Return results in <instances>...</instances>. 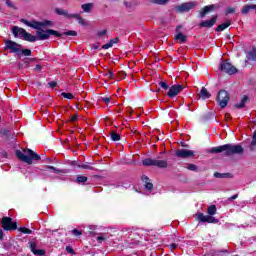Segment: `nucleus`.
<instances>
[{"instance_id":"obj_1","label":"nucleus","mask_w":256,"mask_h":256,"mask_svg":"<svg viewBox=\"0 0 256 256\" xmlns=\"http://www.w3.org/2000/svg\"><path fill=\"white\" fill-rule=\"evenodd\" d=\"M20 22L26 25L27 27L36 29L37 41H46V39H49L51 35H54L55 37H61L62 35L61 33L53 29L43 30V27H51V25H53V22L49 20H43L39 22L37 20L28 21L27 19H21Z\"/></svg>"},{"instance_id":"obj_2","label":"nucleus","mask_w":256,"mask_h":256,"mask_svg":"<svg viewBox=\"0 0 256 256\" xmlns=\"http://www.w3.org/2000/svg\"><path fill=\"white\" fill-rule=\"evenodd\" d=\"M208 153H224V155L229 157V155H239L243 153V147L239 144L237 145L225 144L222 146L211 148L210 150H208Z\"/></svg>"},{"instance_id":"obj_3","label":"nucleus","mask_w":256,"mask_h":256,"mask_svg":"<svg viewBox=\"0 0 256 256\" xmlns=\"http://www.w3.org/2000/svg\"><path fill=\"white\" fill-rule=\"evenodd\" d=\"M16 156L18 159H20V161H23L28 165H32L33 161H39L41 159V156H39V154L35 153L31 149H25L24 152L17 150Z\"/></svg>"},{"instance_id":"obj_4","label":"nucleus","mask_w":256,"mask_h":256,"mask_svg":"<svg viewBox=\"0 0 256 256\" xmlns=\"http://www.w3.org/2000/svg\"><path fill=\"white\" fill-rule=\"evenodd\" d=\"M207 213L208 215L203 213L196 214L198 221H201V223H219V220L212 216L217 213V207L215 205L209 206Z\"/></svg>"},{"instance_id":"obj_5","label":"nucleus","mask_w":256,"mask_h":256,"mask_svg":"<svg viewBox=\"0 0 256 256\" xmlns=\"http://www.w3.org/2000/svg\"><path fill=\"white\" fill-rule=\"evenodd\" d=\"M5 51H10V53H21V45L12 40H4Z\"/></svg>"},{"instance_id":"obj_6","label":"nucleus","mask_w":256,"mask_h":256,"mask_svg":"<svg viewBox=\"0 0 256 256\" xmlns=\"http://www.w3.org/2000/svg\"><path fill=\"white\" fill-rule=\"evenodd\" d=\"M2 227L5 231H15L17 229V222H13L11 217H3Z\"/></svg>"},{"instance_id":"obj_7","label":"nucleus","mask_w":256,"mask_h":256,"mask_svg":"<svg viewBox=\"0 0 256 256\" xmlns=\"http://www.w3.org/2000/svg\"><path fill=\"white\" fill-rule=\"evenodd\" d=\"M229 93L225 90H221L218 93L217 101L222 109H225L227 107V103H229Z\"/></svg>"},{"instance_id":"obj_8","label":"nucleus","mask_w":256,"mask_h":256,"mask_svg":"<svg viewBox=\"0 0 256 256\" xmlns=\"http://www.w3.org/2000/svg\"><path fill=\"white\" fill-rule=\"evenodd\" d=\"M220 70L228 75H235L237 72V68H235V66L228 61H222V63H220Z\"/></svg>"},{"instance_id":"obj_9","label":"nucleus","mask_w":256,"mask_h":256,"mask_svg":"<svg viewBox=\"0 0 256 256\" xmlns=\"http://www.w3.org/2000/svg\"><path fill=\"white\" fill-rule=\"evenodd\" d=\"M194 7L195 2L182 3L181 5L175 7V11L177 13H188V11H191V9Z\"/></svg>"},{"instance_id":"obj_10","label":"nucleus","mask_w":256,"mask_h":256,"mask_svg":"<svg viewBox=\"0 0 256 256\" xmlns=\"http://www.w3.org/2000/svg\"><path fill=\"white\" fill-rule=\"evenodd\" d=\"M183 26L179 25L176 27V35L174 36V40L176 43H187V36L183 34L181 31Z\"/></svg>"},{"instance_id":"obj_11","label":"nucleus","mask_w":256,"mask_h":256,"mask_svg":"<svg viewBox=\"0 0 256 256\" xmlns=\"http://www.w3.org/2000/svg\"><path fill=\"white\" fill-rule=\"evenodd\" d=\"M175 155L179 159H189V157H193L195 155V151L187 149H178Z\"/></svg>"},{"instance_id":"obj_12","label":"nucleus","mask_w":256,"mask_h":256,"mask_svg":"<svg viewBox=\"0 0 256 256\" xmlns=\"http://www.w3.org/2000/svg\"><path fill=\"white\" fill-rule=\"evenodd\" d=\"M184 87L183 85H173L169 88V91L167 93L168 97H170V99H173V97H177L178 94L181 93V91H183Z\"/></svg>"},{"instance_id":"obj_13","label":"nucleus","mask_w":256,"mask_h":256,"mask_svg":"<svg viewBox=\"0 0 256 256\" xmlns=\"http://www.w3.org/2000/svg\"><path fill=\"white\" fill-rule=\"evenodd\" d=\"M12 33L14 35V37H21V39L25 38V35H27V30L23 29V28H19V26H14L12 28Z\"/></svg>"},{"instance_id":"obj_14","label":"nucleus","mask_w":256,"mask_h":256,"mask_svg":"<svg viewBox=\"0 0 256 256\" xmlns=\"http://www.w3.org/2000/svg\"><path fill=\"white\" fill-rule=\"evenodd\" d=\"M30 250L33 252L36 256H43L45 255V250L43 249H37V243L35 242H29Z\"/></svg>"},{"instance_id":"obj_15","label":"nucleus","mask_w":256,"mask_h":256,"mask_svg":"<svg viewBox=\"0 0 256 256\" xmlns=\"http://www.w3.org/2000/svg\"><path fill=\"white\" fill-rule=\"evenodd\" d=\"M217 23V16H213L210 20H205L200 23V27L211 28Z\"/></svg>"},{"instance_id":"obj_16","label":"nucleus","mask_w":256,"mask_h":256,"mask_svg":"<svg viewBox=\"0 0 256 256\" xmlns=\"http://www.w3.org/2000/svg\"><path fill=\"white\" fill-rule=\"evenodd\" d=\"M70 17H72V19H77L79 25H82V27L89 26V22L81 17V14L70 15Z\"/></svg>"},{"instance_id":"obj_17","label":"nucleus","mask_w":256,"mask_h":256,"mask_svg":"<svg viewBox=\"0 0 256 256\" xmlns=\"http://www.w3.org/2000/svg\"><path fill=\"white\" fill-rule=\"evenodd\" d=\"M55 13L57 15H63L67 19H73V16H71V15H74V14H69V12H67V10H63L61 8H55Z\"/></svg>"},{"instance_id":"obj_18","label":"nucleus","mask_w":256,"mask_h":256,"mask_svg":"<svg viewBox=\"0 0 256 256\" xmlns=\"http://www.w3.org/2000/svg\"><path fill=\"white\" fill-rule=\"evenodd\" d=\"M168 163L167 160L154 159V167H159L160 169H166Z\"/></svg>"},{"instance_id":"obj_19","label":"nucleus","mask_w":256,"mask_h":256,"mask_svg":"<svg viewBox=\"0 0 256 256\" xmlns=\"http://www.w3.org/2000/svg\"><path fill=\"white\" fill-rule=\"evenodd\" d=\"M213 9H215V5H208L205 6L201 11H200V17L203 18L205 17V15H207V13L213 11Z\"/></svg>"},{"instance_id":"obj_20","label":"nucleus","mask_w":256,"mask_h":256,"mask_svg":"<svg viewBox=\"0 0 256 256\" xmlns=\"http://www.w3.org/2000/svg\"><path fill=\"white\" fill-rule=\"evenodd\" d=\"M200 99H209L211 97V93L207 91V88L202 87L200 93H199Z\"/></svg>"},{"instance_id":"obj_21","label":"nucleus","mask_w":256,"mask_h":256,"mask_svg":"<svg viewBox=\"0 0 256 256\" xmlns=\"http://www.w3.org/2000/svg\"><path fill=\"white\" fill-rule=\"evenodd\" d=\"M256 10V4H250V5H245L242 10H241V13L243 15H247V13H249V11L251 10Z\"/></svg>"},{"instance_id":"obj_22","label":"nucleus","mask_w":256,"mask_h":256,"mask_svg":"<svg viewBox=\"0 0 256 256\" xmlns=\"http://www.w3.org/2000/svg\"><path fill=\"white\" fill-rule=\"evenodd\" d=\"M23 39H24V41H28L29 43H35V41H37V36L32 35L29 32H26Z\"/></svg>"},{"instance_id":"obj_23","label":"nucleus","mask_w":256,"mask_h":256,"mask_svg":"<svg viewBox=\"0 0 256 256\" xmlns=\"http://www.w3.org/2000/svg\"><path fill=\"white\" fill-rule=\"evenodd\" d=\"M142 181L145 183V187L148 191H151L153 189V183L149 182V177L143 175Z\"/></svg>"},{"instance_id":"obj_24","label":"nucleus","mask_w":256,"mask_h":256,"mask_svg":"<svg viewBox=\"0 0 256 256\" xmlns=\"http://www.w3.org/2000/svg\"><path fill=\"white\" fill-rule=\"evenodd\" d=\"M81 9L83 10V13H91L93 10V3L82 4Z\"/></svg>"},{"instance_id":"obj_25","label":"nucleus","mask_w":256,"mask_h":256,"mask_svg":"<svg viewBox=\"0 0 256 256\" xmlns=\"http://www.w3.org/2000/svg\"><path fill=\"white\" fill-rule=\"evenodd\" d=\"M142 165H144L145 167L155 166V159L147 158L142 161Z\"/></svg>"},{"instance_id":"obj_26","label":"nucleus","mask_w":256,"mask_h":256,"mask_svg":"<svg viewBox=\"0 0 256 256\" xmlns=\"http://www.w3.org/2000/svg\"><path fill=\"white\" fill-rule=\"evenodd\" d=\"M247 101H249V97L243 96L241 102L236 104L237 109H243V107H245V103H247Z\"/></svg>"},{"instance_id":"obj_27","label":"nucleus","mask_w":256,"mask_h":256,"mask_svg":"<svg viewBox=\"0 0 256 256\" xmlns=\"http://www.w3.org/2000/svg\"><path fill=\"white\" fill-rule=\"evenodd\" d=\"M247 59H248V61H256V50L255 49L248 52Z\"/></svg>"},{"instance_id":"obj_28","label":"nucleus","mask_w":256,"mask_h":256,"mask_svg":"<svg viewBox=\"0 0 256 256\" xmlns=\"http://www.w3.org/2000/svg\"><path fill=\"white\" fill-rule=\"evenodd\" d=\"M231 25V22H225L223 24L218 25V27L216 28V31H225V29H227V27H229Z\"/></svg>"},{"instance_id":"obj_29","label":"nucleus","mask_w":256,"mask_h":256,"mask_svg":"<svg viewBox=\"0 0 256 256\" xmlns=\"http://www.w3.org/2000/svg\"><path fill=\"white\" fill-rule=\"evenodd\" d=\"M171 0H151V3H154L155 5H167Z\"/></svg>"},{"instance_id":"obj_30","label":"nucleus","mask_w":256,"mask_h":256,"mask_svg":"<svg viewBox=\"0 0 256 256\" xmlns=\"http://www.w3.org/2000/svg\"><path fill=\"white\" fill-rule=\"evenodd\" d=\"M110 137H111L112 141H120L121 140V136L119 134H117V132H111Z\"/></svg>"},{"instance_id":"obj_31","label":"nucleus","mask_w":256,"mask_h":256,"mask_svg":"<svg viewBox=\"0 0 256 256\" xmlns=\"http://www.w3.org/2000/svg\"><path fill=\"white\" fill-rule=\"evenodd\" d=\"M18 231H20L21 233H24L25 235H31V233H33L31 229L25 228V227H20Z\"/></svg>"},{"instance_id":"obj_32","label":"nucleus","mask_w":256,"mask_h":256,"mask_svg":"<svg viewBox=\"0 0 256 256\" xmlns=\"http://www.w3.org/2000/svg\"><path fill=\"white\" fill-rule=\"evenodd\" d=\"M104 75L108 77V79H115V74L111 70H108Z\"/></svg>"},{"instance_id":"obj_33","label":"nucleus","mask_w":256,"mask_h":256,"mask_svg":"<svg viewBox=\"0 0 256 256\" xmlns=\"http://www.w3.org/2000/svg\"><path fill=\"white\" fill-rule=\"evenodd\" d=\"M235 13V8L234 7H227L226 10H225V14L226 15H231Z\"/></svg>"},{"instance_id":"obj_34","label":"nucleus","mask_w":256,"mask_h":256,"mask_svg":"<svg viewBox=\"0 0 256 256\" xmlns=\"http://www.w3.org/2000/svg\"><path fill=\"white\" fill-rule=\"evenodd\" d=\"M64 35L71 36V37H77V31L70 30L68 32H65Z\"/></svg>"},{"instance_id":"obj_35","label":"nucleus","mask_w":256,"mask_h":256,"mask_svg":"<svg viewBox=\"0 0 256 256\" xmlns=\"http://www.w3.org/2000/svg\"><path fill=\"white\" fill-rule=\"evenodd\" d=\"M20 53H22V55H24L25 57H31V50L29 49L21 50Z\"/></svg>"},{"instance_id":"obj_36","label":"nucleus","mask_w":256,"mask_h":256,"mask_svg":"<svg viewBox=\"0 0 256 256\" xmlns=\"http://www.w3.org/2000/svg\"><path fill=\"white\" fill-rule=\"evenodd\" d=\"M159 87H161L165 91H167V89H169V85H167V82H165V81L159 82Z\"/></svg>"},{"instance_id":"obj_37","label":"nucleus","mask_w":256,"mask_h":256,"mask_svg":"<svg viewBox=\"0 0 256 256\" xmlns=\"http://www.w3.org/2000/svg\"><path fill=\"white\" fill-rule=\"evenodd\" d=\"M186 169H188L189 171H197V165L187 164Z\"/></svg>"},{"instance_id":"obj_38","label":"nucleus","mask_w":256,"mask_h":256,"mask_svg":"<svg viewBox=\"0 0 256 256\" xmlns=\"http://www.w3.org/2000/svg\"><path fill=\"white\" fill-rule=\"evenodd\" d=\"M77 182L78 183H87V176H78Z\"/></svg>"},{"instance_id":"obj_39","label":"nucleus","mask_w":256,"mask_h":256,"mask_svg":"<svg viewBox=\"0 0 256 256\" xmlns=\"http://www.w3.org/2000/svg\"><path fill=\"white\" fill-rule=\"evenodd\" d=\"M61 95L64 99H74V96L71 93L63 92Z\"/></svg>"},{"instance_id":"obj_40","label":"nucleus","mask_w":256,"mask_h":256,"mask_svg":"<svg viewBox=\"0 0 256 256\" xmlns=\"http://www.w3.org/2000/svg\"><path fill=\"white\" fill-rule=\"evenodd\" d=\"M111 47H113V41H110L109 43L104 44L102 46V49H111Z\"/></svg>"},{"instance_id":"obj_41","label":"nucleus","mask_w":256,"mask_h":256,"mask_svg":"<svg viewBox=\"0 0 256 256\" xmlns=\"http://www.w3.org/2000/svg\"><path fill=\"white\" fill-rule=\"evenodd\" d=\"M66 251H67V253H70V255H75V250H73V248H71V246H67Z\"/></svg>"},{"instance_id":"obj_42","label":"nucleus","mask_w":256,"mask_h":256,"mask_svg":"<svg viewBox=\"0 0 256 256\" xmlns=\"http://www.w3.org/2000/svg\"><path fill=\"white\" fill-rule=\"evenodd\" d=\"M6 5H7L8 7H11L12 9L15 8V4H13V1H11V0H6Z\"/></svg>"},{"instance_id":"obj_43","label":"nucleus","mask_w":256,"mask_h":256,"mask_svg":"<svg viewBox=\"0 0 256 256\" xmlns=\"http://www.w3.org/2000/svg\"><path fill=\"white\" fill-rule=\"evenodd\" d=\"M72 234H74L75 237H79V235H82L81 231H79L78 229L72 230Z\"/></svg>"},{"instance_id":"obj_44","label":"nucleus","mask_w":256,"mask_h":256,"mask_svg":"<svg viewBox=\"0 0 256 256\" xmlns=\"http://www.w3.org/2000/svg\"><path fill=\"white\" fill-rule=\"evenodd\" d=\"M252 147H256V131L254 132L253 139L251 142Z\"/></svg>"},{"instance_id":"obj_45","label":"nucleus","mask_w":256,"mask_h":256,"mask_svg":"<svg viewBox=\"0 0 256 256\" xmlns=\"http://www.w3.org/2000/svg\"><path fill=\"white\" fill-rule=\"evenodd\" d=\"M47 169H50L51 171H54L55 173H60L61 171L57 170V168H55V166H46Z\"/></svg>"},{"instance_id":"obj_46","label":"nucleus","mask_w":256,"mask_h":256,"mask_svg":"<svg viewBox=\"0 0 256 256\" xmlns=\"http://www.w3.org/2000/svg\"><path fill=\"white\" fill-rule=\"evenodd\" d=\"M105 35H107V30H102L98 32V37H103Z\"/></svg>"},{"instance_id":"obj_47","label":"nucleus","mask_w":256,"mask_h":256,"mask_svg":"<svg viewBox=\"0 0 256 256\" xmlns=\"http://www.w3.org/2000/svg\"><path fill=\"white\" fill-rule=\"evenodd\" d=\"M48 85H49V87H51L53 89V88L57 87V82L52 81V82H49Z\"/></svg>"},{"instance_id":"obj_48","label":"nucleus","mask_w":256,"mask_h":256,"mask_svg":"<svg viewBox=\"0 0 256 256\" xmlns=\"http://www.w3.org/2000/svg\"><path fill=\"white\" fill-rule=\"evenodd\" d=\"M102 101H103L104 103H111V98H109V97H104V98H102Z\"/></svg>"},{"instance_id":"obj_49","label":"nucleus","mask_w":256,"mask_h":256,"mask_svg":"<svg viewBox=\"0 0 256 256\" xmlns=\"http://www.w3.org/2000/svg\"><path fill=\"white\" fill-rule=\"evenodd\" d=\"M103 241H105V237H103V236H98L97 237V242L98 243H102Z\"/></svg>"},{"instance_id":"obj_50","label":"nucleus","mask_w":256,"mask_h":256,"mask_svg":"<svg viewBox=\"0 0 256 256\" xmlns=\"http://www.w3.org/2000/svg\"><path fill=\"white\" fill-rule=\"evenodd\" d=\"M214 177H216L217 179H221V177H223V174L216 172L214 173Z\"/></svg>"},{"instance_id":"obj_51","label":"nucleus","mask_w":256,"mask_h":256,"mask_svg":"<svg viewBox=\"0 0 256 256\" xmlns=\"http://www.w3.org/2000/svg\"><path fill=\"white\" fill-rule=\"evenodd\" d=\"M237 197H239V194L231 196L230 198H228V201H234V199H237Z\"/></svg>"},{"instance_id":"obj_52","label":"nucleus","mask_w":256,"mask_h":256,"mask_svg":"<svg viewBox=\"0 0 256 256\" xmlns=\"http://www.w3.org/2000/svg\"><path fill=\"white\" fill-rule=\"evenodd\" d=\"M82 169H91V166L87 165V164H83L81 165Z\"/></svg>"},{"instance_id":"obj_53","label":"nucleus","mask_w":256,"mask_h":256,"mask_svg":"<svg viewBox=\"0 0 256 256\" xmlns=\"http://www.w3.org/2000/svg\"><path fill=\"white\" fill-rule=\"evenodd\" d=\"M77 119H78V116H77V115H73V116L71 117V121H72V122L77 121Z\"/></svg>"},{"instance_id":"obj_54","label":"nucleus","mask_w":256,"mask_h":256,"mask_svg":"<svg viewBox=\"0 0 256 256\" xmlns=\"http://www.w3.org/2000/svg\"><path fill=\"white\" fill-rule=\"evenodd\" d=\"M127 112H128V113H133V108L128 107V108H127Z\"/></svg>"},{"instance_id":"obj_55","label":"nucleus","mask_w":256,"mask_h":256,"mask_svg":"<svg viewBox=\"0 0 256 256\" xmlns=\"http://www.w3.org/2000/svg\"><path fill=\"white\" fill-rule=\"evenodd\" d=\"M170 247L171 249H177V244H171Z\"/></svg>"},{"instance_id":"obj_56","label":"nucleus","mask_w":256,"mask_h":256,"mask_svg":"<svg viewBox=\"0 0 256 256\" xmlns=\"http://www.w3.org/2000/svg\"><path fill=\"white\" fill-rule=\"evenodd\" d=\"M35 70H36V71L41 70V65H36Z\"/></svg>"},{"instance_id":"obj_57","label":"nucleus","mask_w":256,"mask_h":256,"mask_svg":"<svg viewBox=\"0 0 256 256\" xmlns=\"http://www.w3.org/2000/svg\"><path fill=\"white\" fill-rule=\"evenodd\" d=\"M112 41V45L114 44V43H117V41H119V39L118 38H115V39H113V40H111Z\"/></svg>"},{"instance_id":"obj_58","label":"nucleus","mask_w":256,"mask_h":256,"mask_svg":"<svg viewBox=\"0 0 256 256\" xmlns=\"http://www.w3.org/2000/svg\"><path fill=\"white\" fill-rule=\"evenodd\" d=\"M0 239H3V230H0Z\"/></svg>"},{"instance_id":"obj_59","label":"nucleus","mask_w":256,"mask_h":256,"mask_svg":"<svg viewBox=\"0 0 256 256\" xmlns=\"http://www.w3.org/2000/svg\"><path fill=\"white\" fill-rule=\"evenodd\" d=\"M225 117H226V118H229V114H226Z\"/></svg>"}]
</instances>
